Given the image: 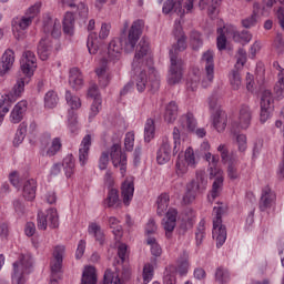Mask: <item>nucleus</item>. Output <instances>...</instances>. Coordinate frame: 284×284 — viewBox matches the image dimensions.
I'll return each mask as SVG.
<instances>
[{"label": "nucleus", "instance_id": "nucleus-4", "mask_svg": "<svg viewBox=\"0 0 284 284\" xmlns=\"http://www.w3.org/2000/svg\"><path fill=\"white\" fill-rule=\"evenodd\" d=\"M187 192L183 197L185 203H192L196 199V194L207 190V174L205 171H197L195 180L187 184Z\"/></svg>", "mask_w": 284, "mask_h": 284}, {"label": "nucleus", "instance_id": "nucleus-39", "mask_svg": "<svg viewBox=\"0 0 284 284\" xmlns=\"http://www.w3.org/2000/svg\"><path fill=\"white\" fill-rule=\"evenodd\" d=\"M62 166L64 168L67 179H70L74 174L75 170L74 156L72 154H68L63 159Z\"/></svg>", "mask_w": 284, "mask_h": 284}, {"label": "nucleus", "instance_id": "nucleus-57", "mask_svg": "<svg viewBox=\"0 0 284 284\" xmlns=\"http://www.w3.org/2000/svg\"><path fill=\"white\" fill-rule=\"evenodd\" d=\"M231 85L233 90H241V85H242V80H241V73L239 72V70L234 69L231 73Z\"/></svg>", "mask_w": 284, "mask_h": 284}, {"label": "nucleus", "instance_id": "nucleus-15", "mask_svg": "<svg viewBox=\"0 0 284 284\" xmlns=\"http://www.w3.org/2000/svg\"><path fill=\"white\" fill-rule=\"evenodd\" d=\"M180 125L182 130H187V132H194L196 136L203 139L207 134L205 129H196V119H194V114L186 113L180 118Z\"/></svg>", "mask_w": 284, "mask_h": 284}, {"label": "nucleus", "instance_id": "nucleus-42", "mask_svg": "<svg viewBox=\"0 0 284 284\" xmlns=\"http://www.w3.org/2000/svg\"><path fill=\"white\" fill-rule=\"evenodd\" d=\"M89 234H93L95 236V241L100 243V245H103V242L105 241V235L103 234V231H101V226L97 223H91L89 225Z\"/></svg>", "mask_w": 284, "mask_h": 284}, {"label": "nucleus", "instance_id": "nucleus-28", "mask_svg": "<svg viewBox=\"0 0 284 284\" xmlns=\"http://www.w3.org/2000/svg\"><path fill=\"white\" fill-rule=\"evenodd\" d=\"M22 196L26 201H34L37 199V180L30 179L24 182Z\"/></svg>", "mask_w": 284, "mask_h": 284}, {"label": "nucleus", "instance_id": "nucleus-3", "mask_svg": "<svg viewBox=\"0 0 284 284\" xmlns=\"http://www.w3.org/2000/svg\"><path fill=\"white\" fill-rule=\"evenodd\" d=\"M153 63L152 57H150V42L145 39L140 40L133 58L132 69L146 68L150 72L154 73Z\"/></svg>", "mask_w": 284, "mask_h": 284}, {"label": "nucleus", "instance_id": "nucleus-26", "mask_svg": "<svg viewBox=\"0 0 284 284\" xmlns=\"http://www.w3.org/2000/svg\"><path fill=\"white\" fill-rule=\"evenodd\" d=\"M227 32L231 34L235 43H242V45H245L246 43H250V41H252V33H250V31L247 30L236 31L234 27H231Z\"/></svg>", "mask_w": 284, "mask_h": 284}, {"label": "nucleus", "instance_id": "nucleus-2", "mask_svg": "<svg viewBox=\"0 0 284 284\" xmlns=\"http://www.w3.org/2000/svg\"><path fill=\"white\" fill-rule=\"evenodd\" d=\"M213 213L215 214L213 239L217 241V247H221L227 241V229L223 225V214H227V205L217 202V206L213 207Z\"/></svg>", "mask_w": 284, "mask_h": 284}, {"label": "nucleus", "instance_id": "nucleus-61", "mask_svg": "<svg viewBox=\"0 0 284 284\" xmlns=\"http://www.w3.org/2000/svg\"><path fill=\"white\" fill-rule=\"evenodd\" d=\"M154 276V266L151 264H146L143 267V281L145 284L150 283L152 281V277Z\"/></svg>", "mask_w": 284, "mask_h": 284}, {"label": "nucleus", "instance_id": "nucleus-38", "mask_svg": "<svg viewBox=\"0 0 284 284\" xmlns=\"http://www.w3.org/2000/svg\"><path fill=\"white\" fill-rule=\"evenodd\" d=\"M95 73L101 88H108L110 84V73L108 72V67L102 65L95 69Z\"/></svg>", "mask_w": 284, "mask_h": 284}, {"label": "nucleus", "instance_id": "nucleus-5", "mask_svg": "<svg viewBox=\"0 0 284 284\" xmlns=\"http://www.w3.org/2000/svg\"><path fill=\"white\" fill-rule=\"evenodd\" d=\"M20 70L24 77H20L17 83L23 81L24 89L26 83H28L29 79L34 75V70H37V55H34V52L30 50L23 52L20 60Z\"/></svg>", "mask_w": 284, "mask_h": 284}, {"label": "nucleus", "instance_id": "nucleus-35", "mask_svg": "<svg viewBox=\"0 0 284 284\" xmlns=\"http://www.w3.org/2000/svg\"><path fill=\"white\" fill-rule=\"evenodd\" d=\"M274 68H276V70H280L277 77L278 80L274 87V91L276 97H284V69L281 68V64H278V62H274Z\"/></svg>", "mask_w": 284, "mask_h": 284}, {"label": "nucleus", "instance_id": "nucleus-40", "mask_svg": "<svg viewBox=\"0 0 284 284\" xmlns=\"http://www.w3.org/2000/svg\"><path fill=\"white\" fill-rule=\"evenodd\" d=\"M189 258L190 255L187 252H183L180 260L178 261V272L180 276H185V274H187V270L190 268Z\"/></svg>", "mask_w": 284, "mask_h": 284}, {"label": "nucleus", "instance_id": "nucleus-44", "mask_svg": "<svg viewBox=\"0 0 284 284\" xmlns=\"http://www.w3.org/2000/svg\"><path fill=\"white\" fill-rule=\"evenodd\" d=\"M106 207H119V191L116 189H111L105 199Z\"/></svg>", "mask_w": 284, "mask_h": 284}, {"label": "nucleus", "instance_id": "nucleus-52", "mask_svg": "<svg viewBox=\"0 0 284 284\" xmlns=\"http://www.w3.org/2000/svg\"><path fill=\"white\" fill-rule=\"evenodd\" d=\"M215 281L217 283H227L230 281V272L223 266H219L215 271Z\"/></svg>", "mask_w": 284, "mask_h": 284}, {"label": "nucleus", "instance_id": "nucleus-9", "mask_svg": "<svg viewBox=\"0 0 284 284\" xmlns=\"http://www.w3.org/2000/svg\"><path fill=\"white\" fill-rule=\"evenodd\" d=\"M38 230H48V226L51 230H57L59 227V213L54 209H50L47 212H38Z\"/></svg>", "mask_w": 284, "mask_h": 284}, {"label": "nucleus", "instance_id": "nucleus-50", "mask_svg": "<svg viewBox=\"0 0 284 284\" xmlns=\"http://www.w3.org/2000/svg\"><path fill=\"white\" fill-rule=\"evenodd\" d=\"M146 243L151 246V254L153 256L159 257L161 254H163V248H161V245H159L155 237L149 236L146 239Z\"/></svg>", "mask_w": 284, "mask_h": 284}, {"label": "nucleus", "instance_id": "nucleus-49", "mask_svg": "<svg viewBox=\"0 0 284 284\" xmlns=\"http://www.w3.org/2000/svg\"><path fill=\"white\" fill-rule=\"evenodd\" d=\"M26 134H28V124L26 122H22L19 125V129L16 133V138L13 140L14 145H19L20 143H23V139H26Z\"/></svg>", "mask_w": 284, "mask_h": 284}, {"label": "nucleus", "instance_id": "nucleus-16", "mask_svg": "<svg viewBox=\"0 0 284 284\" xmlns=\"http://www.w3.org/2000/svg\"><path fill=\"white\" fill-rule=\"evenodd\" d=\"M201 64L204 67L206 81L212 83L214 81V51L207 50L202 54Z\"/></svg>", "mask_w": 284, "mask_h": 284}, {"label": "nucleus", "instance_id": "nucleus-22", "mask_svg": "<svg viewBox=\"0 0 284 284\" xmlns=\"http://www.w3.org/2000/svg\"><path fill=\"white\" fill-rule=\"evenodd\" d=\"M276 201V194L272 192V189L270 186H265L262 190V195L260 200V210L261 212H265V210L272 207V203Z\"/></svg>", "mask_w": 284, "mask_h": 284}, {"label": "nucleus", "instance_id": "nucleus-64", "mask_svg": "<svg viewBox=\"0 0 284 284\" xmlns=\"http://www.w3.org/2000/svg\"><path fill=\"white\" fill-rule=\"evenodd\" d=\"M257 22V16L256 12H253L250 17L242 20L243 28H254Z\"/></svg>", "mask_w": 284, "mask_h": 284}, {"label": "nucleus", "instance_id": "nucleus-46", "mask_svg": "<svg viewBox=\"0 0 284 284\" xmlns=\"http://www.w3.org/2000/svg\"><path fill=\"white\" fill-rule=\"evenodd\" d=\"M57 103H59V95L54 91H49L44 95V108H57Z\"/></svg>", "mask_w": 284, "mask_h": 284}, {"label": "nucleus", "instance_id": "nucleus-58", "mask_svg": "<svg viewBox=\"0 0 284 284\" xmlns=\"http://www.w3.org/2000/svg\"><path fill=\"white\" fill-rule=\"evenodd\" d=\"M191 45L193 50H199L203 45V38L199 31L191 32Z\"/></svg>", "mask_w": 284, "mask_h": 284}, {"label": "nucleus", "instance_id": "nucleus-19", "mask_svg": "<svg viewBox=\"0 0 284 284\" xmlns=\"http://www.w3.org/2000/svg\"><path fill=\"white\" fill-rule=\"evenodd\" d=\"M172 159V143L170 139L164 138L158 151L156 161L160 165H165Z\"/></svg>", "mask_w": 284, "mask_h": 284}, {"label": "nucleus", "instance_id": "nucleus-14", "mask_svg": "<svg viewBox=\"0 0 284 284\" xmlns=\"http://www.w3.org/2000/svg\"><path fill=\"white\" fill-rule=\"evenodd\" d=\"M11 26L13 37H16L18 41H21L26 39V30L32 26V18H27L26 16L13 18Z\"/></svg>", "mask_w": 284, "mask_h": 284}, {"label": "nucleus", "instance_id": "nucleus-43", "mask_svg": "<svg viewBox=\"0 0 284 284\" xmlns=\"http://www.w3.org/2000/svg\"><path fill=\"white\" fill-rule=\"evenodd\" d=\"M155 130L154 120L148 119L144 125V141H146V143H150L152 139H154Z\"/></svg>", "mask_w": 284, "mask_h": 284}, {"label": "nucleus", "instance_id": "nucleus-30", "mask_svg": "<svg viewBox=\"0 0 284 284\" xmlns=\"http://www.w3.org/2000/svg\"><path fill=\"white\" fill-rule=\"evenodd\" d=\"M231 30V27H223L217 29V39H216V45L217 50L223 51L225 48H227V37H232V33L229 31ZM226 34V36H225Z\"/></svg>", "mask_w": 284, "mask_h": 284}, {"label": "nucleus", "instance_id": "nucleus-62", "mask_svg": "<svg viewBox=\"0 0 284 284\" xmlns=\"http://www.w3.org/2000/svg\"><path fill=\"white\" fill-rule=\"evenodd\" d=\"M247 62V52L244 51V49H239L237 51V60L235 68L239 70V68H243L245 63Z\"/></svg>", "mask_w": 284, "mask_h": 284}, {"label": "nucleus", "instance_id": "nucleus-47", "mask_svg": "<svg viewBox=\"0 0 284 284\" xmlns=\"http://www.w3.org/2000/svg\"><path fill=\"white\" fill-rule=\"evenodd\" d=\"M187 168H190V165H187L185 159H183V155L179 154L175 162V172L178 176H183L184 174H187Z\"/></svg>", "mask_w": 284, "mask_h": 284}, {"label": "nucleus", "instance_id": "nucleus-31", "mask_svg": "<svg viewBox=\"0 0 284 284\" xmlns=\"http://www.w3.org/2000/svg\"><path fill=\"white\" fill-rule=\"evenodd\" d=\"M121 194L124 205H130V201L134 197V182L125 181L122 184Z\"/></svg>", "mask_w": 284, "mask_h": 284}, {"label": "nucleus", "instance_id": "nucleus-6", "mask_svg": "<svg viewBox=\"0 0 284 284\" xmlns=\"http://www.w3.org/2000/svg\"><path fill=\"white\" fill-rule=\"evenodd\" d=\"M32 272V257L22 255L20 261L13 263L12 283L26 284V274Z\"/></svg>", "mask_w": 284, "mask_h": 284}, {"label": "nucleus", "instance_id": "nucleus-34", "mask_svg": "<svg viewBox=\"0 0 284 284\" xmlns=\"http://www.w3.org/2000/svg\"><path fill=\"white\" fill-rule=\"evenodd\" d=\"M97 268L85 266L82 273L81 284H97Z\"/></svg>", "mask_w": 284, "mask_h": 284}, {"label": "nucleus", "instance_id": "nucleus-20", "mask_svg": "<svg viewBox=\"0 0 284 284\" xmlns=\"http://www.w3.org/2000/svg\"><path fill=\"white\" fill-rule=\"evenodd\" d=\"M14 65V51L12 49H7L1 57L0 61V77H6L12 70Z\"/></svg>", "mask_w": 284, "mask_h": 284}, {"label": "nucleus", "instance_id": "nucleus-1", "mask_svg": "<svg viewBox=\"0 0 284 284\" xmlns=\"http://www.w3.org/2000/svg\"><path fill=\"white\" fill-rule=\"evenodd\" d=\"M173 32L174 36L178 37V41L172 45L169 52L171 63L168 75L169 85H176V83H181V79H183L184 62L179 58V52H183L187 48V43L185 42L186 38L182 33L183 29L181 28V21H175Z\"/></svg>", "mask_w": 284, "mask_h": 284}, {"label": "nucleus", "instance_id": "nucleus-25", "mask_svg": "<svg viewBox=\"0 0 284 284\" xmlns=\"http://www.w3.org/2000/svg\"><path fill=\"white\" fill-rule=\"evenodd\" d=\"M250 123H252V110H250V106L247 105H242L237 128H240V130H247Z\"/></svg>", "mask_w": 284, "mask_h": 284}, {"label": "nucleus", "instance_id": "nucleus-10", "mask_svg": "<svg viewBox=\"0 0 284 284\" xmlns=\"http://www.w3.org/2000/svg\"><path fill=\"white\" fill-rule=\"evenodd\" d=\"M110 156L113 168H120V174L125 176V172H128V155L121 151V145L113 144L111 146Z\"/></svg>", "mask_w": 284, "mask_h": 284}, {"label": "nucleus", "instance_id": "nucleus-63", "mask_svg": "<svg viewBox=\"0 0 284 284\" xmlns=\"http://www.w3.org/2000/svg\"><path fill=\"white\" fill-rule=\"evenodd\" d=\"M217 152L221 154L222 162L227 163L232 161V156L230 155V150H227V145L220 144L217 148Z\"/></svg>", "mask_w": 284, "mask_h": 284}, {"label": "nucleus", "instance_id": "nucleus-13", "mask_svg": "<svg viewBox=\"0 0 284 284\" xmlns=\"http://www.w3.org/2000/svg\"><path fill=\"white\" fill-rule=\"evenodd\" d=\"M134 72H140L135 80V85L138 88V92H144L145 88H148V73H149V81H154L155 88H159V80L156 79L155 70L152 73L148 70V68L142 67V68L134 70Z\"/></svg>", "mask_w": 284, "mask_h": 284}, {"label": "nucleus", "instance_id": "nucleus-54", "mask_svg": "<svg viewBox=\"0 0 284 284\" xmlns=\"http://www.w3.org/2000/svg\"><path fill=\"white\" fill-rule=\"evenodd\" d=\"M182 156L189 168H196V156L194 155L193 148H187Z\"/></svg>", "mask_w": 284, "mask_h": 284}, {"label": "nucleus", "instance_id": "nucleus-17", "mask_svg": "<svg viewBox=\"0 0 284 284\" xmlns=\"http://www.w3.org/2000/svg\"><path fill=\"white\" fill-rule=\"evenodd\" d=\"M176 216H179V212L175 209H169L165 217L162 220L166 239H172V232L176 227Z\"/></svg>", "mask_w": 284, "mask_h": 284}, {"label": "nucleus", "instance_id": "nucleus-8", "mask_svg": "<svg viewBox=\"0 0 284 284\" xmlns=\"http://www.w3.org/2000/svg\"><path fill=\"white\" fill-rule=\"evenodd\" d=\"M143 28H145V22H143V20H135L132 23L124 45L125 52L134 51L136 43H139V39H141V34H143Z\"/></svg>", "mask_w": 284, "mask_h": 284}, {"label": "nucleus", "instance_id": "nucleus-41", "mask_svg": "<svg viewBox=\"0 0 284 284\" xmlns=\"http://www.w3.org/2000/svg\"><path fill=\"white\" fill-rule=\"evenodd\" d=\"M158 204V214L159 216H163L168 206L170 205V195L168 193H162L156 201Z\"/></svg>", "mask_w": 284, "mask_h": 284}, {"label": "nucleus", "instance_id": "nucleus-18", "mask_svg": "<svg viewBox=\"0 0 284 284\" xmlns=\"http://www.w3.org/2000/svg\"><path fill=\"white\" fill-rule=\"evenodd\" d=\"M65 254V246H55L53 251V261H51V278H58L57 274L61 272L63 265V255Z\"/></svg>", "mask_w": 284, "mask_h": 284}, {"label": "nucleus", "instance_id": "nucleus-32", "mask_svg": "<svg viewBox=\"0 0 284 284\" xmlns=\"http://www.w3.org/2000/svg\"><path fill=\"white\" fill-rule=\"evenodd\" d=\"M178 116H179V105L176 104V102L171 101L165 108L164 121L166 123H174Z\"/></svg>", "mask_w": 284, "mask_h": 284}, {"label": "nucleus", "instance_id": "nucleus-12", "mask_svg": "<svg viewBox=\"0 0 284 284\" xmlns=\"http://www.w3.org/2000/svg\"><path fill=\"white\" fill-rule=\"evenodd\" d=\"M211 193L207 195L210 203H214L216 199H219V194H221V190L223 187V171L217 169L216 166L210 168V179H214Z\"/></svg>", "mask_w": 284, "mask_h": 284}, {"label": "nucleus", "instance_id": "nucleus-27", "mask_svg": "<svg viewBox=\"0 0 284 284\" xmlns=\"http://www.w3.org/2000/svg\"><path fill=\"white\" fill-rule=\"evenodd\" d=\"M69 85L73 90H81L83 88V74H81L79 68H72L69 71Z\"/></svg>", "mask_w": 284, "mask_h": 284}, {"label": "nucleus", "instance_id": "nucleus-36", "mask_svg": "<svg viewBox=\"0 0 284 284\" xmlns=\"http://www.w3.org/2000/svg\"><path fill=\"white\" fill-rule=\"evenodd\" d=\"M63 32L69 37L74 34V14L72 12H67L63 18Z\"/></svg>", "mask_w": 284, "mask_h": 284}, {"label": "nucleus", "instance_id": "nucleus-7", "mask_svg": "<svg viewBox=\"0 0 284 284\" xmlns=\"http://www.w3.org/2000/svg\"><path fill=\"white\" fill-rule=\"evenodd\" d=\"M23 94V81H19L14 84L13 89L0 99V125L3 122V118L10 112V105Z\"/></svg>", "mask_w": 284, "mask_h": 284}, {"label": "nucleus", "instance_id": "nucleus-24", "mask_svg": "<svg viewBox=\"0 0 284 284\" xmlns=\"http://www.w3.org/2000/svg\"><path fill=\"white\" fill-rule=\"evenodd\" d=\"M162 11L164 14H170V12H175L179 17H183L185 14V10H183V3L181 0L174 2V0H166L163 4Z\"/></svg>", "mask_w": 284, "mask_h": 284}, {"label": "nucleus", "instance_id": "nucleus-23", "mask_svg": "<svg viewBox=\"0 0 284 284\" xmlns=\"http://www.w3.org/2000/svg\"><path fill=\"white\" fill-rule=\"evenodd\" d=\"M50 52H52V40L42 38L38 44V57L41 61H48L50 59Z\"/></svg>", "mask_w": 284, "mask_h": 284}, {"label": "nucleus", "instance_id": "nucleus-37", "mask_svg": "<svg viewBox=\"0 0 284 284\" xmlns=\"http://www.w3.org/2000/svg\"><path fill=\"white\" fill-rule=\"evenodd\" d=\"M101 43L99 42V37L97 32H91L87 40V48L89 50V54H97L99 52Z\"/></svg>", "mask_w": 284, "mask_h": 284}, {"label": "nucleus", "instance_id": "nucleus-53", "mask_svg": "<svg viewBox=\"0 0 284 284\" xmlns=\"http://www.w3.org/2000/svg\"><path fill=\"white\" fill-rule=\"evenodd\" d=\"M172 134H173V140H174L172 152H173V155H176V154H179V152H181V129L175 126L173 129Z\"/></svg>", "mask_w": 284, "mask_h": 284}, {"label": "nucleus", "instance_id": "nucleus-21", "mask_svg": "<svg viewBox=\"0 0 284 284\" xmlns=\"http://www.w3.org/2000/svg\"><path fill=\"white\" fill-rule=\"evenodd\" d=\"M92 146V135L87 134L80 144L79 149V161L80 165H85L88 163V159L90 156V148Z\"/></svg>", "mask_w": 284, "mask_h": 284}, {"label": "nucleus", "instance_id": "nucleus-29", "mask_svg": "<svg viewBox=\"0 0 284 284\" xmlns=\"http://www.w3.org/2000/svg\"><path fill=\"white\" fill-rule=\"evenodd\" d=\"M26 110H28V101L18 102L11 112V122L21 123L23 114H26Z\"/></svg>", "mask_w": 284, "mask_h": 284}, {"label": "nucleus", "instance_id": "nucleus-48", "mask_svg": "<svg viewBox=\"0 0 284 284\" xmlns=\"http://www.w3.org/2000/svg\"><path fill=\"white\" fill-rule=\"evenodd\" d=\"M65 101L73 112L81 108V99L77 95H72V92L70 91L65 92Z\"/></svg>", "mask_w": 284, "mask_h": 284}, {"label": "nucleus", "instance_id": "nucleus-56", "mask_svg": "<svg viewBox=\"0 0 284 284\" xmlns=\"http://www.w3.org/2000/svg\"><path fill=\"white\" fill-rule=\"evenodd\" d=\"M61 138H54L51 142V146L47 151V156H54L62 148Z\"/></svg>", "mask_w": 284, "mask_h": 284}, {"label": "nucleus", "instance_id": "nucleus-45", "mask_svg": "<svg viewBox=\"0 0 284 284\" xmlns=\"http://www.w3.org/2000/svg\"><path fill=\"white\" fill-rule=\"evenodd\" d=\"M123 284L121 278L119 277V273L112 272V270L108 268L104 272L103 284Z\"/></svg>", "mask_w": 284, "mask_h": 284}, {"label": "nucleus", "instance_id": "nucleus-11", "mask_svg": "<svg viewBox=\"0 0 284 284\" xmlns=\"http://www.w3.org/2000/svg\"><path fill=\"white\" fill-rule=\"evenodd\" d=\"M42 32L47 37H52V39H59L61 37V21L57 18H52L50 13L44 14L42 22Z\"/></svg>", "mask_w": 284, "mask_h": 284}, {"label": "nucleus", "instance_id": "nucleus-51", "mask_svg": "<svg viewBox=\"0 0 284 284\" xmlns=\"http://www.w3.org/2000/svg\"><path fill=\"white\" fill-rule=\"evenodd\" d=\"M110 52L114 53V59H121V52L123 51V43L121 42V39H113L109 43Z\"/></svg>", "mask_w": 284, "mask_h": 284}, {"label": "nucleus", "instance_id": "nucleus-60", "mask_svg": "<svg viewBox=\"0 0 284 284\" xmlns=\"http://www.w3.org/2000/svg\"><path fill=\"white\" fill-rule=\"evenodd\" d=\"M39 12H41V2H36L27 10L24 17L31 19V21H34V17H37Z\"/></svg>", "mask_w": 284, "mask_h": 284}, {"label": "nucleus", "instance_id": "nucleus-59", "mask_svg": "<svg viewBox=\"0 0 284 284\" xmlns=\"http://www.w3.org/2000/svg\"><path fill=\"white\" fill-rule=\"evenodd\" d=\"M227 176L231 181H236V179H239V171L236 169V162L234 159L229 162Z\"/></svg>", "mask_w": 284, "mask_h": 284}, {"label": "nucleus", "instance_id": "nucleus-33", "mask_svg": "<svg viewBox=\"0 0 284 284\" xmlns=\"http://www.w3.org/2000/svg\"><path fill=\"white\" fill-rule=\"evenodd\" d=\"M213 125L217 132H223L227 128V114H225V111H217L213 115Z\"/></svg>", "mask_w": 284, "mask_h": 284}, {"label": "nucleus", "instance_id": "nucleus-55", "mask_svg": "<svg viewBox=\"0 0 284 284\" xmlns=\"http://www.w3.org/2000/svg\"><path fill=\"white\" fill-rule=\"evenodd\" d=\"M274 103V97H272V91L264 90L261 98V108H272Z\"/></svg>", "mask_w": 284, "mask_h": 284}]
</instances>
